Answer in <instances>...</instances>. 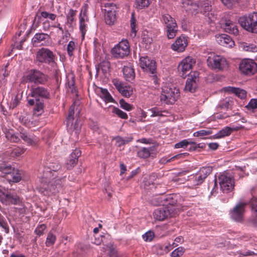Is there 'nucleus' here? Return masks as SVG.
<instances>
[{
  "label": "nucleus",
  "mask_w": 257,
  "mask_h": 257,
  "mask_svg": "<svg viewBox=\"0 0 257 257\" xmlns=\"http://www.w3.org/2000/svg\"><path fill=\"white\" fill-rule=\"evenodd\" d=\"M30 93L27 96L28 104L31 106L35 105L34 112L37 115H39L43 112L44 102L39 98L49 99L50 94L47 88L43 86L32 87L30 90Z\"/></svg>",
  "instance_id": "nucleus-1"
},
{
  "label": "nucleus",
  "mask_w": 257,
  "mask_h": 257,
  "mask_svg": "<svg viewBox=\"0 0 257 257\" xmlns=\"http://www.w3.org/2000/svg\"><path fill=\"white\" fill-rule=\"evenodd\" d=\"M55 59L56 56L51 50L43 47L37 52L35 63L39 67L44 63L55 68L57 65Z\"/></svg>",
  "instance_id": "nucleus-2"
},
{
  "label": "nucleus",
  "mask_w": 257,
  "mask_h": 257,
  "mask_svg": "<svg viewBox=\"0 0 257 257\" xmlns=\"http://www.w3.org/2000/svg\"><path fill=\"white\" fill-rule=\"evenodd\" d=\"M23 81L25 83H33L36 85L45 84L48 81V76L36 69H31L23 77Z\"/></svg>",
  "instance_id": "nucleus-3"
},
{
  "label": "nucleus",
  "mask_w": 257,
  "mask_h": 257,
  "mask_svg": "<svg viewBox=\"0 0 257 257\" xmlns=\"http://www.w3.org/2000/svg\"><path fill=\"white\" fill-rule=\"evenodd\" d=\"M1 177L5 178L3 182L7 181L9 183L19 182L22 178L17 169L6 163H1Z\"/></svg>",
  "instance_id": "nucleus-4"
},
{
  "label": "nucleus",
  "mask_w": 257,
  "mask_h": 257,
  "mask_svg": "<svg viewBox=\"0 0 257 257\" xmlns=\"http://www.w3.org/2000/svg\"><path fill=\"white\" fill-rule=\"evenodd\" d=\"M238 22L240 26L248 32L257 33V13L240 17Z\"/></svg>",
  "instance_id": "nucleus-5"
},
{
  "label": "nucleus",
  "mask_w": 257,
  "mask_h": 257,
  "mask_svg": "<svg viewBox=\"0 0 257 257\" xmlns=\"http://www.w3.org/2000/svg\"><path fill=\"white\" fill-rule=\"evenodd\" d=\"M180 95V91L175 87H164L162 89L160 99L167 104H174Z\"/></svg>",
  "instance_id": "nucleus-6"
},
{
  "label": "nucleus",
  "mask_w": 257,
  "mask_h": 257,
  "mask_svg": "<svg viewBox=\"0 0 257 257\" xmlns=\"http://www.w3.org/2000/svg\"><path fill=\"white\" fill-rule=\"evenodd\" d=\"M130 53V44L126 39L122 40L111 50L112 55L117 59H123L127 57Z\"/></svg>",
  "instance_id": "nucleus-7"
},
{
  "label": "nucleus",
  "mask_w": 257,
  "mask_h": 257,
  "mask_svg": "<svg viewBox=\"0 0 257 257\" xmlns=\"http://www.w3.org/2000/svg\"><path fill=\"white\" fill-rule=\"evenodd\" d=\"M218 181L220 189L224 193L231 192L234 187V180L232 176L226 172L222 173L218 176Z\"/></svg>",
  "instance_id": "nucleus-8"
},
{
  "label": "nucleus",
  "mask_w": 257,
  "mask_h": 257,
  "mask_svg": "<svg viewBox=\"0 0 257 257\" xmlns=\"http://www.w3.org/2000/svg\"><path fill=\"white\" fill-rule=\"evenodd\" d=\"M207 64L209 67L216 71L222 70L227 65V61L224 57L213 54L208 57Z\"/></svg>",
  "instance_id": "nucleus-9"
},
{
  "label": "nucleus",
  "mask_w": 257,
  "mask_h": 257,
  "mask_svg": "<svg viewBox=\"0 0 257 257\" xmlns=\"http://www.w3.org/2000/svg\"><path fill=\"white\" fill-rule=\"evenodd\" d=\"M177 214L176 209L175 208H169V207H160L156 209L154 212V217L155 219L163 221L168 217H172Z\"/></svg>",
  "instance_id": "nucleus-10"
},
{
  "label": "nucleus",
  "mask_w": 257,
  "mask_h": 257,
  "mask_svg": "<svg viewBox=\"0 0 257 257\" xmlns=\"http://www.w3.org/2000/svg\"><path fill=\"white\" fill-rule=\"evenodd\" d=\"M195 60L191 57L183 59L178 66V70L181 76L185 77L191 71L192 67L195 64Z\"/></svg>",
  "instance_id": "nucleus-11"
},
{
  "label": "nucleus",
  "mask_w": 257,
  "mask_h": 257,
  "mask_svg": "<svg viewBox=\"0 0 257 257\" xmlns=\"http://www.w3.org/2000/svg\"><path fill=\"white\" fill-rule=\"evenodd\" d=\"M248 204L247 202H239L230 211L231 218L236 222H240L243 220L244 207Z\"/></svg>",
  "instance_id": "nucleus-12"
},
{
  "label": "nucleus",
  "mask_w": 257,
  "mask_h": 257,
  "mask_svg": "<svg viewBox=\"0 0 257 257\" xmlns=\"http://www.w3.org/2000/svg\"><path fill=\"white\" fill-rule=\"evenodd\" d=\"M22 200L16 193L3 192L1 190V203L6 205H20Z\"/></svg>",
  "instance_id": "nucleus-13"
},
{
  "label": "nucleus",
  "mask_w": 257,
  "mask_h": 257,
  "mask_svg": "<svg viewBox=\"0 0 257 257\" xmlns=\"http://www.w3.org/2000/svg\"><path fill=\"white\" fill-rule=\"evenodd\" d=\"M239 69L246 75L253 74L257 71V65L252 60L244 59L239 64Z\"/></svg>",
  "instance_id": "nucleus-14"
},
{
  "label": "nucleus",
  "mask_w": 257,
  "mask_h": 257,
  "mask_svg": "<svg viewBox=\"0 0 257 257\" xmlns=\"http://www.w3.org/2000/svg\"><path fill=\"white\" fill-rule=\"evenodd\" d=\"M140 65L144 71L150 72L153 74L156 73V62L153 60L149 59L148 56L140 58Z\"/></svg>",
  "instance_id": "nucleus-15"
},
{
  "label": "nucleus",
  "mask_w": 257,
  "mask_h": 257,
  "mask_svg": "<svg viewBox=\"0 0 257 257\" xmlns=\"http://www.w3.org/2000/svg\"><path fill=\"white\" fill-rule=\"evenodd\" d=\"M112 82L122 95L129 97L133 94V88L130 86L124 85L123 82L118 79H113Z\"/></svg>",
  "instance_id": "nucleus-16"
},
{
  "label": "nucleus",
  "mask_w": 257,
  "mask_h": 257,
  "mask_svg": "<svg viewBox=\"0 0 257 257\" xmlns=\"http://www.w3.org/2000/svg\"><path fill=\"white\" fill-rule=\"evenodd\" d=\"M212 168L210 167H203L193 177L194 185L201 184L206 177L211 173Z\"/></svg>",
  "instance_id": "nucleus-17"
},
{
  "label": "nucleus",
  "mask_w": 257,
  "mask_h": 257,
  "mask_svg": "<svg viewBox=\"0 0 257 257\" xmlns=\"http://www.w3.org/2000/svg\"><path fill=\"white\" fill-rule=\"evenodd\" d=\"M81 155V151L79 149H75L70 154L69 158L65 163V166L67 170L72 169L77 163L78 159Z\"/></svg>",
  "instance_id": "nucleus-18"
},
{
  "label": "nucleus",
  "mask_w": 257,
  "mask_h": 257,
  "mask_svg": "<svg viewBox=\"0 0 257 257\" xmlns=\"http://www.w3.org/2000/svg\"><path fill=\"white\" fill-rule=\"evenodd\" d=\"M65 180V177H62L51 182L48 185L50 191L54 194L59 192L62 190Z\"/></svg>",
  "instance_id": "nucleus-19"
},
{
  "label": "nucleus",
  "mask_w": 257,
  "mask_h": 257,
  "mask_svg": "<svg viewBox=\"0 0 257 257\" xmlns=\"http://www.w3.org/2000/svg\"><path fill=\"white\" fill-rule=\"evenodd\" d=\"M60 168L61 165L58 162H50L47 168H45L43 177L46 179H50L51 177L54 176L53 174L52 175V172H56L58 171Z\"/></svg>",
  "instance_id": "nucleus-20"
},
{
  "label": "nucleus",
  "mask_w": 257,
  "mask_h": 257,
  "mask_svg": "<svg viewBox=\"0 0 257 257\" xmlns=\"http://www.w3.org/2000/svg\"><path fill=\"white\" fill-rule=\"evenodd\" d=\"M187 46V40L185 37H178L172 45V49L178 52H183Z\"/></svg>",
  "instance_id": "nucleus-21"
},
{
  "label": "nucleus",
  "mask_w": 257,
  "mask_h": 257,
  "mask_svg": "<svg viewBox=\"0 0 257 257\" xmlns=\"http://www.w3.org/2000/svg\"><path fill=\"white\" fill-rule=\"evenodd\" d=\"M76 13L77 11L76 10L70 9L68 13L66 14V22H65V27L69 28L70 31H73L75 26Z\"/></svg>",
  "instance_id": "nucleus-22"
},
{
  "label": "nucleus",
  "mask_w": 257,
  "mask_h": 257,
  "mask_svg": "<svg viewBox=\"0 0 257 257\" xmlns=\"http://www.w3.org/2000/svg\"><path fill=\"white\" fill-rule=\"evenodd\" d=\"M50 39L49 35L44 33H36L32 38V43L34 46H37L40 43L41 45H44L46 41Z\"/></svg>",
  "instance_id": "nucleus-23"
},
{
  "label": "nucleus",
  "mask_w": 257,
  "mask_h": 257,
  "mask_svg": "<svg viewBox=\"0 0 257 257\" xmlns=\"http://www.w3.org/2000/svg\"><path fill=\"white\" fill-rule=\"evenodd\" d=\"M176 195L173 194H169L162 197L163 201H165V204H163L164 207H169V208H175L176 209L177 213L178 211V207L177 206V200L175 198Z\"/></svg>",
  "instance_id": "nucleus-24"
},
{
  "label": "nucleus",
  "mask_w": 257,
  "mask_h": 257,
  "mask_svg": "<svg viewBox=\"0 0 257 257\" xmlns=\"http://www.w3.org/2000/svg\"><path fill=\"white\" fill-rule=\"evenodd\" d=\"M223 90L225 92L234 94L238 97L243 99L246 95V91L239 88L234 87L232 86H227L223 88Z\"/></svg>",
  "instance_id": "nucleus-25"
},
{
  "label": "nucleus",
  "mask_w": 257,
  "mask_h": 257,
  "mask_svg": "<svg viewBox=\"0 0 257 257\" xmlns=\"http://www.w3.org/2000/svg\"><path fill=\"white\" fill-rule=\"evenodd\" d=\"M217 39L218 43L225 47H231L234 44L232 38L226 34H222L219 35L217 37Z\"/></svg>",
  "instance_id": "nucleus-26"
},
{
  "label": "nucleus",
  "mask_w": 257,
  "mask_h": 257,
  "mask_svg": "<svg viewBox=\"0 0 257 257\" xmlns=\"http://www.w3.org/2000/svg\"><path fill=\"white\" fill-rule=\"evenodd\" d=\"M197 78L196 76H194L193 77L192 75H191V76L189 77L186 80L184 90L186 91L190 92H194L197 87Z\"/></svg>",
  "instance_id": "nucleus-27"
},
{
  "label": "nucleus",
  "mask_w": 257,
  "mask_h": 257,
  "mask_svg": "<svg viewBox=\"0 0 257 257\" xmlns=\"http://www.w3.org/2000/svg\"><path fill=\"white\" fill-rule=\"evenodd\" d=\"M182 4L186 11L195 12L198 10L199 4L193 0H182Z\"/></svg>",
  "instance_id": "nucleus-28"
},
{
  "label": "nucleus",
  "mask_w": 257,
  "mask_h": 257,
  "mask_svg": "<svg viewBox=\"0 0 257 257\" xmlns=\"http://www.w3.org/2000/svg\"><path fill=\"white\" fill-rule=\"evenodd\" d=\"M225 32L236 35L238 34V30L236 24L230 20H226L224 26Z\"/></svg>",
  "instance_id": "nucleus-29"
},
{
  "label": "nucleus",
  "mask_w": 257,
  "mask_h": 257,
  "mask_svg": "<svg viewBox=\"0 0 257 257\" xmlns=\"http://www.w3.org/2000/svg\"><path fill=\"white\" fill-rule=\"evenodd\" d=\"M161 21L165 26V29L177 24L175 19L169 14H164L162 15Z\"/></svg>",
  "instance_id": "nucleus-30"
},
{
  "label": "nucleus",
  "mask_w": 257,
  "mask_h": 257,
  "mask_svg": "<svg viewBox=\"0 0 257 257\" xmlns=\"http://www.w3.org/2000/svg\"><path fill=\"white\" fill-rule=\"evenodd\" d=\"M19 138L21 137L26 143L28 145H33L37 142V139L35 137H33L27 131L22 130L20 132Z\"/></svg>",
  "instance_id": "nucleus-31"
},
{
  "label": "nucleus",
  "mask_w": 257,
  "mask_h": 257,
  "mask_svg": "<svg viewBox=\"0 0 257 257\" xmlns=\"http://www.w3.org/2000/svg\"><path fill=\"white\" fill-rule=\"evenodd\" d=\"M125 79L128 82H132L135 77L134 69L129 66H124L122 69Z\"/></svg>",
  "instance_id": "nucleus-32"
},
{
  "label": "nucleus",
  "mask_w": 257,
  "mask_h": 257,
  "mask_svg": "<svg viewBox=\"0 0 257 257\" xmlns=\"http://www.w3.org/2000/svg\"><path fill=\"white\" fill-rule=\"evenodd\" d=\"M101 250L106 253L107 257H118L116 249L110 243L104 245Z\"/></svg>",
  "instance_id": "nucleus-33"
},
{
  "label": "nucleus",
  "mask_w": 257,
  "mask_h": 257,
  "mask_svg": "<svg viewBox=\"0 0 257 257\" xmlns=\"http://www.w3.org/2000/svg\"><path fill=\"white\" fill-rule=\"evenodd\" d=\"M3 132L5 133V137L9 141L12 142L17 143L20 141V138L18 134H15L13 130H7V128L4 129Z\"/></svg>",
  "instance_id": "nucleus-34"
},
{
  "label": "nucleus",
  "mask_w": 257,
  "mask_h": 257,
  "mask_svg": "<svg viewBox=\"0 0 257 257\" xmlns=\"http://www.w3.org/2000/svg\"><path fill=\"white\" fill-rule=\"evenodd\" d=\"M155 248L157 249V253L164 254L167 253L173 247L170 243L164 244H157Z\"/></svg>",
  "instance_id": "nucleus-35"
},
{
  "label": "nucleus",
  "mask_w": 257,
  "mask_h": 257,
  "mask_svg": "<svg viewBox=\"0 0 257 257\" xmlns=\"http://www.w3.org/2000/svg\"><path fill=\"white\" fill-rule=\"evenodd\" d=\"M231 129L230 127L225 126L218 133L215 134L213 138L214 139H220L229 136L231 134Z\"/></svg>",
  "instance_id": "nucleus-36"
},
{
  "label": "nucleus",
  "mask_w": 257,
  "mask_h": 257,
  "mask_svg": "<svg viewBox=\"0 0 257 257\" xmlns=\"http://www.w3.org/2000/svg\"><path fill=\"white\" fill-rule=\"evenodd\" d=\"M25 150L21 147H17L14 149H11L7 152L12 157H17L24 153Z\"/></svg>",
  "instance_id": "nucleus-37"
},
{
  "label": "nucleus",
  "mask_w": 257,
  "mask_h": 257,
  "mask_svg": "<svg viewBox=\"0 0 257 257\" xmlns=\"http://www.w3.org/2000/svg\"><path fill=\"white\" fill-rule=\"evenodd\" d=\"M198 4H199V8H200L202 10H203L205 14L211 11V5L210 0H200Z\"/></svg>",
  "instance_id": "nucleus-38"
},
{
  "label": "nucleus",
  "mask_w": 257,
  "mask_h": 257,
  "mask_svg": "<svg viewBox=\"0 0 257 257\" xmlns=\"http://www.w3.org/2000/svg\"><path fill=\"white\" fill-rule=\"evenodd\" d=\"M165 30L166 35L168 39H173L177 35L178 31V27L177 24H175V26L170 27Z\"/></svg>",
  "instance_id": "nucleus-39"
},
{
  "label": "nucleus",
  "mask_w": 257,
  "mask_h": 257,
  "mask_svg": "<svg viewBox=\"0 0 257 257\" xmlns=\"http://www.w3.org/2000/svg\"><path fill=\"white\" fill-rule=\"evenodd\" d=\"M116 12L113 11L110 13L105 14L104 15V19L107 25L112 26L114 24L116 21Z\"/></svg>",
  "instance_id": "nucleus-40"
},
{
  "label": "nucleus",
  "mask_w": 257,
  "mask_h": 257,
  "mask_svg": "<svg viewBox=\"0 0 257 257\" xmlns=\"http://www.w3.org/2000/svg\"><path fill=\"white\" fill-rule=\"evenodd\" d=\"M233 101L229 98H226L221 101L218 105V107L221 109H228L231 107Z\"/></svg>",
  "instance_id": "nucleus-41"
},
{
  "label": "nucleus",
  "mask_w": 257,
  "mask_h": 257,
  "mask_svg": "<svg viewBox=\"0 0 257 257\" xmlns=\"http://www.w3.org/2000/svg\"><path fill=\"white\" fill-rule=\"evenodd\" d=\"M187 155H188V154L187 153H181V154H177L175 156L172 157L171 158H170L169 159H168L167 158H166V157H164L161 159L160 162L162 163L165 164L167 163H169V162L173 161L176 159L183 158Z\"/></svg>",
  "instance_id": "nucleus-42"
},
{
  "label": "nucleus",
  "mask_w": 257,
  "mask_h": 257,
  "mask_svg": "<svg viewBox=\"0 0 257 257\" xmlns=\"http://www.w3.org/2000/svg\"><path fill=\"white\" fill-rule=\"evenodd\" d=\"M100 97L106 102H114V100L106 89L100 88Z\"/></svg>",
  "instance_id": "nucleus-43"
},
{
  "label": "nucleus",
  "mask_w": 257,
  "mask_h": 257,
  "mask_svg": "<svg viewBox=\"0 0 257 257\" xmlns=\"http://www.w3.org/2000/svg\"><path fill=\"white\" fill-rule=\"evenodd\" d=\"M101 8L102 10L104 11L105 14L110 13L113 11L116 12L117 9L116 5L112 3H104Z\"/></svg>",
  "instance_id": "nucleus-44"
},
{
  "label": "nucleus",
  "mask_w": 257,
  "mask_h": 257,
  "mask_svg": "<svg viewBox=\"0 0 257 257\" xmlns=\"http://www.w3.org/2000/svg\"><path fill=\"white\" fill-rule=\"evenodd\" d=\"M255 188L253 187L250 190L251 195L252 196L250 200L251 207L252 210L257 212V197L254 196Z\"/></svg>",
  "instance_id": "nucleus-45"
},
{
  "label": "nucleus",
  "mask_w": 257,
  "mask_h": 257,
  "mask_svg": "<svg viewBox=\"0 0 257 257\" xmlns=\"http://www.w3.org/2000/svg\"><path fill=\"white\" fill-rule=\"evenodd\" d=\"M87 20V18H85L84 17L79 18V29L82 34V38H84L86 30V24L85 21Z\"/></svg>",
  "instance_id": "nucleus-46"
},
{
  "label": "nucleus",
  "mask_w": 257,
  "mask_h": 257,
  "mask_svg": "<svg viewBox=\"0 0 257 257\" xmlns=\"http://www.w3.org/2000/svg\"><path fill=\"white\" fill-rule=\"evenodd\" d=\"M151 151H152V149H151V148H143L138 152V155L141 158H148L150 156Z\"/></svg>",
  "instance_id": "nucleus-47"
},
{
  "label": "nucleus",
  "mask_w": 257,
  "mask_h": 257,
  "mask_svg": "<svg viewBox=\"0 0 257 257\" xmlns=\"http://www.w3.org/2000/svg\"><path fill=\"white\" fill-rule=\"evenodd\" d=\"M112 112L121 119H126L128 118L127 114L125 112L115 106L112 107Z\"/></svg>",
  "instance_id": "nucleus-48"
},
{
  "label": "nucleus",
  "mask_w": 257,
  "mask_h": 257,
  "mask_svg": "<svg viewBox=\"0 0 257 257\" xmlns=\"http://www.w3.org/2000/svg\"><path fill=\"white\" fill-rule=\"evenodd\" d=\"M133 138H130L127 139H124L123 138L117 136L115 138L114 140L116 141V144L118 147H120L123 145H124L125 144L128 143L132 141Z\"/></svg>",
  "instance_id": "nucleus-49"
},
{
  "label": "nucleus",
  "mask_w": 257,
  "mask_h": 257,
  "mask_svg": "<svg viewBox=\"0 0 257 257\" xmlns=\"http://www.w3.org/2000/svg\"><path fill=\"white\" fill-rule=\"evenodd\" d=\"M56 239V236L52 232H49L47 234V237L45 242L46 245L48 247L53 245L54 244Z\"/></svg>",
  "instance_id": "nucleus-50"
},
{
  "label": "nucleus",
  "mask_w": 257,
  "mask_h": 257,
  "mask_svg": "<svg viewBox=\"0 0 257 257\" xmlns=\"http://www.w3.org/2000/svg\"><path fill=\"white\" fill-rule=\"evenodd\" d=\"M243 49L247 52H257V47L253 44L244 43L242 44Z\"/></svg>",
  "instance_id": "nucleus-51"
},
{
  "label": "nucleus",
  "mask_w": 257,
  "mask_h": 257,
  "mask_svg": "<svg viewBox=\"0 0 257 257\" xmlns=\"http://www.w3.org/2000/svg\"><path fill=\"white\" fill-rule=\"evenodd\" d=\"M119 103L120 107L126 111H131L134 108L133 105L127 103L123 99H120Z\"/></svg>",
  "instance_id": "nucleus-52"
},
{
  "label": "nucleus",
  "mask_w": 257,
  "mask_h": 257,
  "mask_svg": "<svg viewBox=\"0 0 257 257\" xmlns=\"http://www.w3.org/2000/svg\"><path fill=\"white\" fill-rule=\"evenodd\" d=\"M136 4L137 8L142 9L148 7L150 5L149 0H136Z\"/></svg>",
  "instance_id": "nucleus-53"
},
{
  "label": "nucleus",
  "mask_w": 257,
  "mask_h": 257,
  "mask_svg": "<svg viewBox=\"0 0 257 257\" xmlns=\"http://www.w3.org/2000/svg\"><path fill=\"white\" fill-rule=\"evenodd\" d=\"M191 143V141H189L188 140H183L176 144H175L174 147L176 149L179 148H187L189 144Z\"/></svg>",
  "instance_id": "nucleus-54"
},
{
  "label": "nucleus",
  "mask_w": 257,
  "mask_h": 257,
  "mask_svg": "<svg viewBox=\"0 0 257 257\" xmlns=\"http://www.w3.org/2000/svg\"><path fill=\"white\" fill-rule=\"evenodd\" d=\"M76 45L74 41H70L67 47V52L69 56L71 57L73 55V51L75 49Z\"/></svg>",
  "instance_id": "nucleus-55"
},
{
  "label": "nucleus",
  "mask_w": 257,
  "mask_h": 257,
  "mask_svg": "<svg viewBox=\"0 0 257 257\" xmlns=\"http://www.w3.org/2000/svg\"><path fill=\"white\" fill-rule=\"evenodd\" d=\"M185 251L184 247L182 246L176 248L171 253V257H179L183 255Z\"/></svg>",
  "instance_id": "nucleus-56"
},
{
  "label": "nucleus",
  "mask_w": 257,
  "mask_h": 257,
  "mask_svg": "<svg viewBox=\"0 0 257 257\" xmlns=\"http://www.w3.org/2000/svg\"><path fill=\"white\" fill-rule=\"evenodd\" d=\"M211 134L212 131L210 130H202L194 133L193 136L196 137H204L205 136L209 135Z\"/></svg>",
  "instance_id": "nucleus-57"
},
{
  "label": "nucleus",
  "mask_w": 257,
  "mask_h": 257,
  "mask_svg": "<svg viewBox=\"0 0 257 257\" xmlns=\"http://www.w3.org/2000/svg\"><path fill=\"white\" fill-rule=\"evenodd\" d=\"M46 229V226L44 224L38 225L35 230V233L39 236L42 235L44 233V231Z\"/></svg>",
  "instance_id": "nucleus-58"
},
{
  "label": "nucleus",
  "mask_w": 257,
  "mask_h": 257,
  "mask_svg": "<svg viewBox=\"0 0 257 257\" xmlns=\"http://www.w3.org/2000/svg\"><path fill=\"white\" fill-rule=\"evenodd\" d=\"M131 27L132 30V33L134 34L136 36V33L138 31L136 24V20L134 17V14L132 15V18L131 19Z\"/></svg>",
  "instance_id": "nucleus-59"
},
{
  "label": "nucleus",
  "mask_w": 257,
  "mask_h": 257,
  "mask_svg": "<svg viewBox=\"0 0 257 257\" xmlns=\"http://www.w3.org/2000/svg\"><path fill=\"white\" fill-rule=\"evenodd\" d=\"M149 112H151L150 116L151 117H155L157 116H161L162 115V111L160 110V109L157 107H155L149 109L148 110Z\"/></svg>",
  "instance_id": "nucleus-60"
},
{
  "label": "nucleus",
  "mask_w": 257,
  "mask_h": 257,
  "mask_svg": "<svg viewBox=\"0 0 257 257\" xmlns=\"http://www.w3.org/2000/svg\"><path fill=\"white\" fill-rule=\"evenodd\" d=\"M154 237V233L151 231H149L143 235V238L146 241H151Z\"/></svg>",
  "instance_id": "nucleus-61"
},
{
  "label": "nucleus",
  "mask_w": 257,
  "mask_h": 257,
  "mask_svg": "<svg viewBox=\"0 0 257 257\" xmlns=\"http://www.w3.org/2000/svg\"><path fill=\"white\" fill-rule=\"evenodd\" d=\"M237 253L239 255V257L252 256L256 254V253L253 251L249 250L246 251L239 250L237 252Z\"/></svg>",
  "instance_id": "nucleus-62"
},
{
  "label": "nucleus",
  "mask_w": 257,
  "mask_h": 257,
  "mask_svg": "<svg viewBox=\"0 0 257 257\" xmlns=\"http://www.w3.org/2000/svg\"><path fill=\"white\" fill-rule=\"evenodd\" d=\"M222 3L228 8H232V6L237 3L238 0H220Z\"/></svg>",
  "instance_id": "nucleus-63"
},
{
  "label": "nucleus",
  "mask_w": 257,
  "mask_h": 257,
  "mask_svg": "<svg viewBox=\"0 0 257 257\" xmlns=\"http://www.w3.org/2000/svg\"><path fill=\"white\" fill-rule=\"evenodd\" d=\"M74 108L75 106L74 105H72L69 110L68 114L67 117V119H68V121H72L73 120V116L74 114Z\"/></svg>",
  "instance_id": "nucleus-64"
}]
</instances>
